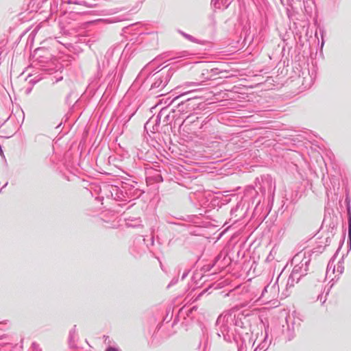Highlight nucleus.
<instances>
[{
	"label": "nucleus",
	"instance_id": "412c9836",
	"mask_svg": "<svg viewBox=\"0 0 351 351\" xmlns=\"http://www.w3.org/2000/svg\"><path fill=\"white\" fill-rule=\"evenodd\" d=\"M247 305V304H241V307H244V306H246Z\"/></svg>",
	"mask_w": 351,
	"mask_h": 351
},
{
	"label": "nucleus",
	"instance_id": "9d476101",
	"mask_svg": "<svg viewBox=\"0 0 351 351\" xmlns=\"http://www.w3.org/2000/svg\"><path fill=\"white\" fill-rule=\"evenodd\" d=\"M328 292H327L326 293V295L324 296L323 293L322 294H319L318 296H317V300H320V302L324 304L325 302H326V295H328Z\"/></svg>",
	"mask_w": 351,
	"mask_h": 351
},
{
	"label": "nucleus",
	"instance_id": "a878e982",
	"mask_svg": "<svg viewBox=\"0 0 351 351\" xmlns=\"http://www.w3.org/2000/svg\"><path fill=\"white\" fill-rule=\"evenodd\" d=\"M4 187H5L4 186H2V187L1 188V190H3V189H4Z\"/></svg>",
	"mask_w": 351,
	"mask_h": 351
},
{
	"label": "nucleus",
	"instance_id": "5701e85b",
	"mask_svg": "<svg viewBox=\"0 0 351 351\" xmlns=\"http://www.w3.org/2000/svg\"><path fill=\"white\" fill-rule=\"evenodd\" d=\"M219 258V256H218L216 258V261Z\"/></svg>",
	"mask_w": 351,
	"mask_h": 351
},
{
	"label": "nucleus",
	"instance_id": "423d86ee",
	"mask_svg": "<svg viewBox=\"0 0 351 351\" xmlns=\"http://www.w3.org/2000/svg\"><path fill=\"white\" fill-rule=\"evenodd\" d=\"M125 193L128 198H136L141 195L142 191L138 189L123 187Z\"/></svg>",
	"mask_w": 351,
	"mask_h": 351
},
{
	"label": "nucleus",
	"instance_id": "9b49d317",
	"mask_svg": "<svg viewBox=\"0 0 351 351\" xmlns=\"http://www.w3.org/2000/svg\"><path fill=\"white\" fill-rule=\"evenodd\" d=\"M332 269V273H335V267L332 266V263L329 262L328 267H327V274L329 273L330 270Z\"/></svg>",
	"mask_w": 351,
	"mask_h": 351
},
{
	"label": "nucleus",
	"instance_id": "dca6fc26",
	"mask_svg": "<svg viewBox=\"0 0 351 351\" xmlns=\"http://www.w3.org/2000/svg\"><path fill=\"white\" fill-rule=\"evenodd\" d=\"M106 351H119V350L113 347H108Z\"/></svg>",
	"mask_w": 351,
	"mask_h": 351
},
{
	"label": "nucleus",
	"instance_id": "a211bd4d",
	"mask_svg": "<svg viewBox=\"0 0 351 351\" xmlns=\"http://www.w3.org/2000/svg\"><path fill=\"white\" fill-rule=\"evenodd\" d=\"M74 333H75V328L73 329V330H71L70 332V339L71 340L73 338Z\"/></svg>",
	"mask_w": 351,
	"mask_h": 351
},
{
	"label": "nucleus",
	"instance_id": "b1692460",
	"mask_svg": "<svg viewBox=\"0 0 351 351\" xmlns=\"http://www.w3.org/2000/svg\"><path fill=\"white\" fill-rule=\"evenodd\" d=\"M4 187H5L4 186H2V187L1 188V190H3V189H4Z\"/></svg>",
	"mask_w": 351,
	"mask_h": 351
},
{
	"label": "nucleus",
	"instance_id": "f03ea898",
	"mask_svg": "<svg viewBox=\"0 0 351 351\" xmlns=\"http://www.w3.org/2000/svg\"><path fill=\"white\" fill-rule=\"evenodd\" d=\"M311 262V256L306 252H300L296 254L291 260V265L293 266L292 271L293 276L295 274L302 277L306 275L308 270V265Z\"/></svg>",
	"mask_w": 351,
	"mask_h": 351
},
{
	"label": "nucleus",
	"instance_id": "6ab92c4d",
	"mask_svg": "<svg viewBox=\"0 0 351 351\" xmlns=\"http://www.w3.org/2000/svg\"><path fill=\"white\" fill-rule=\"evenodd\" d=\"M183 35L187 38L188 39H191V36L189 35V34H183Z\"/></svg>",
	"mask_w": 351,
	"mask_h": 351
},
{
	"label": "nucleus",
	"instance_id": "4468645a",
	"mask_svg": "<svg viewBox=\"0 0 351 351\" xmlns=\"http://www.w3.org/2000/svg\"><path fill=\"white\" fill-rule=\"evenodd\" d=\"M199 84V83H198V82H187L185 84V86L187 87H190V86H198Z\"/></svg>",
	"mask_w": 351,
	"mask_h": 351
},
{
	"label": "nucleus",
	"instance_id": "6e6552de",
	"mask_svg": "<svg viewBox=\"0 0 351 351\" xmlns=\"http://www.w3.org/2000/svg\"><path fill=\"white\" fill-rule=\"evenodd\" d=\"M167 83V80L163 82L161 77H159L155 80V82L152 85V88H162L165 86Z\"/></svg>",
	"mask_w": 351,
	"mask_h": 351
},
{
	"label": "nucleus",
	"instance_id": "1a4fd4ad",
	"mask_svg": "<svg viewBox=\"0 0 351 351\" xmlns=\"http://www.w3.org/2000/svg\"><path fill=\"white\" fill-rule=\"evenodd\" d=\"M348 244L350 245V247L351 248V214L350 212V208H348Z\"/></svg>",
	"mask_w": 351,
	"mask_h": 351
},
{
	"label": "nucleus",
	"instance_id": "393cba45",
	"mask_svg": "<svg viewBox=\"0 0 351 351\" xmlns=\"http://www.w3.org/2000/svg\"><path fill=\"white\" fill-rule=\"evenodd\" d=\"M4 187H5L4 186H2V187L1 188V190H3V189H4Z\"/></svg>",
	"mask_w": 351,
	"mask_h": 351
},
{
	"label": "nucleus",
	"instance_id": "aec40b11",
	"mask_svg": "<svg viewBox=\"0 0 351 351\" xmlns=\"http://www.w3.org/2000/svg\"><path fill=\"white\" fill-rule=\"evenodd\" d=\"M219 0H212V2H213L215 5H216V4H217V3H218V2H219Z\"/></svg>",
	"mask_w": 351,
	"mask_h": 351
},
{
	"label": "nucleus",
	"instance_id": "f3484780",
	"mask_svg": "<svg viewBox=\"0 0 351 351\" xmlns=\"http://www.w3.org/2000/svg\"><path fill=\"white\" fill-rule=\"evenodd\" d=\"M177 282H178V279H173V280L171 281L170 284L168 285V287H170V286H171V285H173L176 284V283H177Z\"/></svg>",
	"mask_w": 351,
	"mask_h": 351
},
{
	"label": "nucleus",
	"instance_id": "ddd939ff",
	"mask_svg": "<svg viewBox=\"0 0 351 351\" xmlns=\"http://www.w3.org/2000/svg\"><path fill=\"white\" fill-rule=\"evenodd\" d=\"M32 348L34 351H42L41 348H40L39 346L36 343H32Z\"/></svg>",
	"mask_w": 351,
	"mask_h": 351
},
{
	"label": "nucleus",
	"instance_id": "f257e3e1",
	"mask_svg": "<svg viewBox=\"0 0 351 351\" xmlns=\"http://www.w3.org/2000/svg\"><path fill=\"white\" fill-rule=\"evenodd\" d=\"M249 316L248 313L244 314L237 307L223 312L217 319L218 336H223L228 342H238L244 335L248 334L250 326Z\"/></svg>",
	"mask_w": 351,
	"mask_h": 351
},
{
	"label": "nucleus",
	"instance_id": "20e7f679",
	"mask_svg": "<svg viewBox=\"0 0 351 351\" xmlns=\"http://www.w3.org/2000/svg\"><path fill=\"white\" fill-rule=\"evenodd\" d=\"M263 185H261V191L263 194L267 191L269 193H274L275 191V183L270 176H267L262 179Z\"/></svg>",
	"mask_w": 351,
	"mask_h": 351
},
{
	"label": "nucleus",
	"instance_id": "4be33fe9",
	"mask_svg": "<svg viewBox=\"0 0 351 351\" xmlns=\"http://www.w3.org/2000/svg\"><path fill=\"white\" fill-rule=\"evenodd\" d=\"M197 308L195 306H193L192 308H191V311H193V310H196Z\"/></svg>",
	"mask_w": 351,
	"mask_h": 351
},
{
	"label": "nucleus",
	"instance_id": "7ed1b4c3",
	"mask_svg": "<svg viewBox=\"0 0 351 351\" xmlns=\"http://www.w3.org/2000/svg\"><path fill=\"white\" fill-rule=\"evenodd\" d=\"M280 276L277 278L276 282L271 286L265 287L261 292V295L254 300V302H260L261 303H267L274 299L279 293V286L277 284Z\"/></svg>",
	"mask_w": 351,
	"mask_h": 351
},
{
	"label": "nucleus",
	"instance_id": "2eb2a0df",
	"mask_svg": "<svg viewBox=\"0 0 351 351\" xmlns=\"http://www.w3.org/2000/svg\"><path fill=\"white\" fill-rule=\"evenodd\" d=\"M189 271H185L182 275V280H184L189 274Z\"/></svg>",
	"mask_w": 351,
	"mask_h": 351
},
{
	"label": "nucleus",
	"instance_id": "f8f14e48",
	"mask_svg": "<svg viewBox=\"0 0 351 351\" xmlns=\"http://www.w3.org/2000/svg\"><path fill=\"white\" fill-rule=\"evenodd\" d=\"M337 272L338 273V275H340L343 273V267L342 266L341 264H339L337 267Z\"/></svg>",
	"mask_w": 351,
	"mask_h": 351
},
{
	"label": "nucleus",
	"instance_id": "39448f33",
	"mask_svg": "<svg viewBox=\"0 0 351 351\" xmlns=\"http://www.w3.org/2000/svg\"><path fill=\"white\" fill-rule=\"evenodd\" d=\"M300 276H299V275H297L295 274V276H293V272L292 271L291 273V274L289 275L287 280V283H286V285H285V291H286V293H283V295L285 297H287L289 295V293H287L288 292V289L289 288H291L294 286V284L295 282H298L300 279Z\"/></svg>",
	"mask_w": 351,
	"mask_h": 351
},
{
	"label": "nucleus",
	"instance_id": "0eeeda50",
	"mask_svg": "<svg viewBox=\"0 0 351 351\" xmlns=\"http://www.w3.org/2000/svg\"><path fill=\"white\" fill-rule=\"evenodd\" d=\"M161 114H162V112H160L155 118L152 117L151 118L145 125V128H147L148 127H149V125L155 122V125H153V130H158V127L159 126V123H160V117H161Z\"/></svg>",
	"mask_w": 351,
	"mask_h": 351
}]
</instances>
